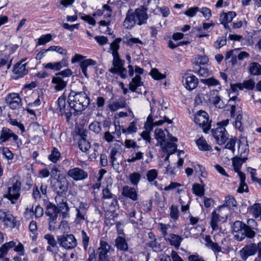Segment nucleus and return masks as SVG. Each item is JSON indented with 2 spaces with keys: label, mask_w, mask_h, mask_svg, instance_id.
Instances as JSON below:
<instances>
[{
  "label": "nucleus",
  "mask_w": 261,
  "mask_h": 261,
  "mask_svg": "<svg viewBox=\"0 0 261 261\" xmlns=\"http://www.w3.org/2000/svg\"><path fill=\"white\" fill-rule=\"evenodd\" d=\"M68 102L73 114L76 115L88 107L90 98L85 92L71 90L68 96Z\"/></svg>",
  "instance_id": "nucleus-1"
},
{
  "label": "nucleus",
  "mask_w": 261,
  "mask_h": 261,
  "mask_svg": "<svg viewBox=\"0 0 261 261\" xmlns=\"http://www.w3.org/2000/svg\"><path fill=\"white\" fill-rule=\"evenodd\" d=\"M194 121L197 125L202 128L204 133H206L211 127L208 115L204 111H199L194 117Z\"/></svg>",
  "instance_id": "nucleus-2"
},
{
  "label": "nucleus",
  "mask_w": 261,
  "mask_h": 261,
  "mask_svg": "<svg viewBox=\"0 0 261 261\" xmlns=\"http://www.w3.org/2000/svg\"><path fill=\"white\" fill-rule=\"evenodd\" d=\"M89 208V204L85 202H81L79 205L75 207V217L74 223L76 224H81L85 221L88 223L87 212Z\"/></svg>",
  "instance_id": "nucleus-3"
},
{
  "label": "nucleus",
  "mask_w": 261,
  "mask_h": 261,
  "mask_svg": "<svg viewBox=\"0 0 261 261\" xmlns=\"http://www.w3.org/2000/svg\"><path fill=\"white\" fill-rule=\"evenodd\" d=\"M57 241L60 246L67 250L72 249L77 245L76 238L72 234L59 236L57 237Z\"/></svg>",
  "instance_id": "nucleus-4"
},
{
  "label": "nucleus",
  "mask_w": 261,
  "mask_h": 261,
  "mask_svg": "<svg viewBox=\"0 0 261 261\" xmlns=\"http://www.w3.org/2000/svg\"><path fill=\"white\" fill-rule=\"evenodd\" d=\"M21 189V182L18 180L14 178L12 180V186L8 189V194L4 196L7 198L12 204L15 203V201L17 200L20 197V191Z\"/></svg>",
  "instance_id": "nucleus-5"
},
{
  "label": "nucleus",
  "mask_w": 261,
  "mask_h": 261,
  "mask_svg": "<svg viewBox=\"0 0 261 261\" xmlns=\"http://www.w3.org/2000/svg\"><path fill=\"white\" fill-rule=\"evenodd\" d=\"M151 114V116H149L148 117V120L151 118V123L153 126L162 125L165 122H167L168 124L172 123V121L165 114L163 108L158 110L155 114L152 111Z\"/></svg>",
  "instance_id": "nucleus-6"
},
{
  "label": "nucleus",
  "mask_w": 261,
  "mask_h": 261,
  "mask_svg": "<svg viewBox=\"0 0 261 261\" xmlns=\"http://www.w3.org/2000/svg\"><path fill=\"white\" fill-rule=\"evenodd\" d=\"M224 211L225 206L221 205L220 206L217 210L212 212L211 225L213 230H218L219 228L218 223L221 219L227 217V215H224L223 214Z\"/></svg>",
  "instance_id": "nucleus-7"
},
{
  "label": "nucleus",
  "mask_w": 261,
  "mask_h": 261,
  "mask_svg": "<svg viewBox=\"0 0 261 261\" xmlns=\"http://www.w3.org/2000/svg\"><path fill=\"white\" fill-rule=\"evenodd\" d=\"M55 201L58 206L57 207L59 212L62 214L64 218L66 217L69 211V207L67 203V199L65 196L58 192L55 197Z\"/></svg>",
  "instance_id": "nucleus-8"
},
{
  "label": "nucleus",
  "mask_w": 261,
  "mask_h": 261,
  "mask_svg": "<svg viewBox=\"0 0 261 261\" xmlns=\"http://www.w3.org/2000/svg\"><path fill=\"white\" fill-rule=\"evenodd\" d=\"M24 61V60H22L14 65L12 70L14 79L21 78L28 73L29 70L27 67L28 64L23 63Z\"/></svg>",
  "instance_id": "nucleus-9"
},
{
  "label": "nucleus",
  "mask_w": 261,
  "mask_h": 261,
  "mask_svg": "<svg viewBox=\"0 0 261 261\" xmlns=\"http://www.w3.org/2000/svg\"><path fill=\"white\" fill-rule=\"evenodd\" d=\"M67 175L76 181L84 180L88 177L87 172L79 167H73L69 169Z\"/></svg>",
  "instance_id": "nucleus-10"
},
{
  "label": "nucleus",
  "mask_w": 261,
  "mask_h": 261,
  "mask_svg": "<svg viewBox=\"0 0 261 261\" xmlns=\"http://www.w3.org/2000/svg\"><path fill=\"white\" fill-rule=\"evenodd\" d=\"M212 133L217 143L219 145L224 144L228 138L226 129L223 126H218L212 130Z\"/></svg>",
  "instance_id": "nucleus-11"
},
{
  "label": "nucleus",
  "mask_w": 261,
  "mask_h": 261,
  "mask_svg": "<svg viewBox=\"0 0 261 261\" xmlns=\"http://www.w3.org/2000/svg\"><path fill=\"white\" fill-rule=\"evenodd\" d=\"M56 182L54 185V190L57 194H65L68 190V182L64 175H60L57 178Z\"/></svg>",
  "instance_id": "nucleus-12"
},
{
  "label": "nucleus",
  "mask_w": 261,
  "mask_h": 261,
  "mask_svg": "<svg viewBox=\"0 0 261 261\" xmlns=\"http://www.w3.org/2000/svg\"><path fill=\"white\" fill-rule=\"evenodd\" d=\"M182 81L185 87L189 90L195 89L198 84V78L190 73L185 74Z\"/></svg>",
  "instance_id": "nucleus-13"
},
{
  "label": "nucleus",
  "mask_w": 261,
  "mask_h": 261,
  "mask_svg": "<svg viewBox=\"0 0 261 261\" xmlns=\"http://www.w3.org/2000/svg\"><path fill=\"white\" fill-rule=\"evenodd\" d=\"M244 225L242 222L236 221L232 227V232L235 240L241 241L245 238L244 234Z\"/></svg>",
  "instance_id": "nucleus-14"
},
{
  "label": "nucleus",
  "mask_w": 261,
  "mask_h": 261,
  "mask_svg": "<svg viewBox=\"0 0 261 261\" xmlns=\"http://www.w3.org/2000/svg\"><path fill=\"white\" fill-rule=\"evenodd\" d=\"M257 252V244L252 243L245 246L239 253L243 260H246L249 256L254 255Z\"/></svg>",
  "instance_id": "nucleus-15"
},
{
  "label": "nucleus",
  "mask_w": 261,
  "mask_h": 261,
  "mask_svg": "<svg viewBox=\"0 0 261 261\" xmlns=\"http://www.w3.org/2000/svg\"><path fill=\"white\" fill-rule=\"evenodd\" d=\"M168 140L170 141H165L164 144L160 145L164 150L168 154H172L174 153L177 149V145L174 142L177 141V139L174 137H172L169 133L167 135Z\"/></svg>",
  "instance_id": "nucleus-16"
},
{
  "label": "nucleus",
  "mask_w": 261,
  "mask_h": 261,
  "mask_svg": "<svg viewBox=\"0 0 261 261\" xmlns=\"http://www.w3.org/2000/svg\"><path fill=\"white\" fill-rule=\"evenodd\" d=\"M6 102L12 109H18L21 106V100L17 93L9 94L6 98Z\"/></svg>",
  "instance_id": "nucleus-17"
},
{
  "label": "nucleus",
  "mask_w": 261,
  "mask_h": 261,
  "mask_svg": "<svg viewBox=\"0 0 261 261\" xmlns=\"http://www.w3.org/2000/svg\"><path fill=\"white\" fill-rule=\"evenodd\" d=\"M68 65L67 59L63 58L59 62H48L42 64L44 68L53 71L60 70L63 67H67Z\"/></svg>",
  "instance_id": "nucleus-18"
},
{
  "label": "nucleus",
  "mask_w": 261,
  "mask_h": 261,
  "mask_svg": "<svg viewBox=\"0 0 261 261\" xmlns=\"http://www.w3.org/2000/svg\"><path fill=\"white\" fill-rule=\"evenodd\" d=\"M111 246L105 241H101L98 248V261H109L108 255Z\"/></svg>",
  "instance_id": "nucleus-19"
},
{
  "label": "nucleus",
  "mask_w": 261,
  "mask_h": 261,
  "mask_svg": "<svg viewBox=\"0 0 261 261\" xmlns=\"http://www.w3.org/2000/svg\"><path fill=\"white\" fill-rule=\"evenodd\" d=\"M10 138H12L14 142L18 143V136L9 128L7 127H3L0 134V142L3 143L7 142Z\"/></svg>",
  "instance_id": "nucleus-20"
},
{
  "label": "nucleus",
  "mask_w": 261,
  "mask_h": 261,
  "mask_svg": "<svg viewBox=\"0 0 261 261\" xmlns=\"http://www.w3.org/2000/svg\"><path fill=\"white\" fill-rule=\"evenodd\" d=\"M0 220L7 227L13 228L16 225L15 219L12 215L3 210H0Z\"/></svg>",
  "instance_id": "nucleus-21"
},
{
  "label": "nucleus",
  "mask_w": 261,
  "mask_h": 261,
  "mask_svg": "<svg viewBox=\"0 0 261 261\" xmlns=\"http://www.w3.org/2000/svg\"><path fill=\"white\" fill-rule=\"evenodd\" d=\"M137 24L135 14L132 10H129L126 15L123 22V25L126 29L130 30Z\"/></svg>",
  "instance_id": "nucleus-22"
},
{
  "label": "nucleus",
  "mask_w": 261,
  "mask_h": 261,
  "mask_svg": "<svg viewBox=\"0 0 261 261\" xmlns=\"http://www.w3.org/2000/svg\"><path fill=\"white\" fill-rule=\"evenodd\" d=\"M51 83L54 84V88L57 91L63 90L67 84V81L64 80V79L60 76H58L56 74L55 76H53Z\"/></svg>",
  "instance_id": "nucleus-23"
},
{
  "label": "nucleus",
  "mask_w": 261,
  "mask_h": 261,
  "mask_svg": "<svg viewBox=\"0 0 261 261\" xmlns=\"http://www.w3.org/2000/svg\"><path fill=\"white\" fill-rule=\"evenodd\" d=\"M137 24L141 25L145 24L148 18L146 11L144 9H137L134 12Z\"/></svg>",
  "instance_id": "nucleus-24"
},
{
  "label": "nucleus",
  "mask_w": 261,
  "mask_h": 261,
  "mask_svg": "<svg viewBox=\"0 0 261 261\" xmlns=\"http://www.w3.org/2000/svg\"><path fill=\"white\" fill-rule=\"evenodd\" d=\"M122 194L124 197L133 201H136L138 199L139 195L135 188L128 186H125L123 187Z\"/></svg>",
  "instance_id": "nucleus-25"
},
{
  "label": "nucleus",
  "mask_w": 261,
  "mask_h": 261,
  "mask_svg": "<svg viewBox=\"0 0 261 261\" xmlns=\"http://www.w3.org/2000/svg\"><path fill=\"white\" fill-rule=\"evenodd\" d=\"M210 97L208 98V100L212 102L216 107L220 109H222L224 107L225 105L218 95V90L211 91L210 92Z\"/></svg>",
  "instance_id": "nucleus-26"
},
{
  "label": "nucleus",
  "mask_w": 261,
  "mask_h": 261,
  "mask_svg": "<svg viewBox=\"0 0 261 261\" xmlns=\"http://www.w3.org/2000/svg\"><path fill=\"white\" fill-rule=\"evenodd\" d=\"M58 105L60 112L62 114H64L67 118H69L72 114L73 111L71 110V108L69 109V111L67 112L68 107L66 108V99L64 96H61L59 97L58 100Z\"/></svg>",
  "instance_id": "nucleus-27"
},
{
  "label": "nucleus",
  "mask_w": 261,
  "mask_h": 261,
  "mask_svg": "<svg viewBox=\"0 0 261 261\" xmlns=\"http://www.w3.org/2000/svg\"><path fill=\"white\" fill-rule=\"evenodd\" d=\"M165 240L168 242L170 244L174 246L175 249H178L183 240V238L178 235L170 233Z\"/></svg>",
  "instance_id": "nucleus-28"
},
{
  "label": "nucleus",
  "mask_w": 261,
  "mask_h": 261,
  "mask_svg": "<svg viewBox=\"0 0 261 261\" xmlns=\"http://www.w3.org/2000/svg\"><path fill=\"white\" fill-rule=\"evenodd\" d=\"M120 125L117 126L115 125V130L114 132L110 133L109 131L106 132L103 136V139L108 143H110L114 141L115 137L113 135H115L117 136V138H120L121 136V131H120Z\"/></svg>",
  "instance_id": "nucleus-29"
},
{
  "label": "nucleus",
  "mask_w": 261,
  "mask_h": 261,
  "mask_svg": "<svg viewBox=\"0 0 261 261\" xmlns=\"http://www.w3.org/2000/svg\"><path fill=\"white\" fill-rule=\"evenodd\" d=\"M126 106V100L124 98H120L115 100L108 105V108L112 112H115L120 109L125 108Z\"/></svg>",
  "instance_id": "nucleus-30"
},
{
  "label": "nucleus",
  "mask_w": 261,
  "mask_h": 261,
  "mask_svg": "<svg viewBox=\"0 0 261 261\" xmlns=\"http://www.w3.org/2000/svg\"><path fill=\"white\" fill-rule=\"evenodd\" d=\"M248 72L251 75H260L261 65L259 63L255 62L250 63L248 66Z\"/></svg>",
  "instance_id": "nucleus-31"
},
{
  "label": "nucleus",
  "mask_w": 261,
  "mask_h": 261,
  "mask_svg": "<svg viewBox=\"0 0 261 261\" xmlns=\"http://www.w3.org/2000/svg\"><path fill=\"white\" fill-rule=\"evenodd\" d=\"M115 246L118 250L126 251L128 249V244L125 239L122 237H118L115 241Z\"/></svg>",
  "instance_id": "nucleus-32"
},
{
  "label": "nucleus",
  "mask_w": 261,
  "mask_h": 261,
  "mask_svg": "<svg viewBox=\"0 0 261 261\" xmlns=\"http://www.w3.org/2000/svg\"><path fill=\"white\" fill-rule=\"evenodd\" d=\"M24 214L26 217H31L34 214L36 218H40L43 214V210L41 206L37 205L35 207L34 212L31 208H27L25 209Z\"/></svg>",
  "instance_id": "nucleus-33"
},
{
  "label": "nucleus",
  "mask_w": 261,
  "mask_h": 261,
  "mask_svg": "<svg viewBox=\"0 0 261 261\" xmlns=\"http://www.w3.org/2000/svg\"><path fill=\"white\" fill-rule=\"evenodd\" d=\"M95 64V61L90 59L81 61L80 67L82 69V72L85 77L87 78L88 77V74L87 73L88 68L90 66L94 65Z\"/></svg>",
  "instance_id": "nucleus-34"
},
{
  "label": "nucleus",
  "mask_w": 261,
  "mask_h": 261,
  "mask_svg": "<svg viewBox=\"0 0 261 261\" xmlns=\"http://www.w3.org/2000/svg\"><path fill=\"white\" fill-rule=\"evenodd\" d=\"M204 241L206 242L205 245L211 248L215 253L221 251V247L217 243L213 242L210 236H206Z\"/></svg>",
  "instance_id": "nucleus-35"
},
{
  "label": "nucleus",
  "mask_w": 261,
  "mask_h": 261,
  "mask_svg": "<svg viewBox=\"0 0 261 261\" xmlns=\"http://www.w3.org/2000/svg\"><path fill=\"white\" fill-rule=\"evenodd\" d=\"M247 158L245 157L243 158H239L237 156L234 157L232 159V165L234 168V170L236 172L238 173L239 175V172H241L240 171V168L241 167L243 163L245 162L247 160Z\"/></svg>",
  "instance_id": "nucleus-36"
},
{
  "label": "nucleus",
  "mask_w": 261,
  "mask_h": 261,
  "mask_svg": "<svg viewBox=\"0 0 261 261\" xmlns=\"http://www.w3.org/2000/svg\"><path fill=\"white\" fill-rule=\"evenodd\" d=\"M142 85L143 82L141 81V76L139 75H136L130 82L129 88L132 92H135L137 88L141 86Z\"/></svg>",
  "instance_id": "nucleus-37"
},
{
  "label": "nucleus",
  "mask_w": 261,
  "mask_h": 261,
  "mask_svg": "<svg viewBox=\"0 0 261 261\" xmlns=\"http://www.w3.org/2000/svg\"><path fill=\"white\" fill-rule=\"evenodd\" d=\"M58 207L51 203L47 204L45 214L49 216V217H58L59 213Z\"/></svg>",
  "instance_id": "nucleus-38"
},
{
  "label": "nucleus",
  "mask_w": 261,
  "mask_h": 261,
  "mask_svg": "<svg viewBox=\"0 0 261 261\" xmlns=\"http://www.w3.org/2000/svg\"><path fill=\"white\" fill-rule=\"evenodd\" d=\"M118 153V150L117 149L113 148L111 149L110 154V162L111 163L112 167L115 170H118L119 165L118 162L117 161V158L116 157V154Z\"/></svg>",
  "instance_id": "nucleus-39"
},
{
  "label": "nucleus",
  "mask_w": 261,
  "mask_h": 261,
  "mask_svg": "<svg viewBox=\"0 0 261 261\" xmlns=\"http://www.w3.org/2000/svg\"><path fill=\"white\" fill-rule=\"evenodd\" d=\"M196 144L198 148L202 151H210L212 149V147L208 144L203 137H201L196 141Z\"/></svg>",
  "instance_id": "nucleus-40"
},
{
  "label": "nucleus",
  "mask_w": 261,
  "mask_h": 261,
  "mask_svg": "<svg viewBox=\"0 0 261 261\" xmlns=\"http://www.w3.org/2000/svg\"><path fill=\"white\" fill-rule=\"evenodd\" d=\"M239 176L240 179L239 187L238 189L239 193H243L248 191V186L245 183V175L243 172H239Z\"/></svg>",
  "instance_id": "nucleus-41"
},
{
  "label": "nucleus",
  "mask_w": 261,
  "mask_h": 261,
  "mask_svg": "<svg viewBox=\"0 0 261 261\" xmlns=\"http://www.w3.org/2000/svg\"><path fill=\"white\" fill-rule=\"evenodd\" d=\"M154 136L160 145L164 144V142L166 140V135L163 130L161 128L155 129Z\"/></svg>",
  "instance_id": "nucleus-42"
},
{
  "label": "nucleus",
  "mask_w": 261,
  "mask_h": 261,
  "mask_svg": "<svg viewBox=\"0 0 261 261\" xmlns=\"http://www.w3.org/2000/svg\"><path fill=\"white\" fill-rule=\"evenodd\" d=\"M128 179L133 186H137L141 179V174L139 172H134L129 174Z\"/></svg>",
  "instance_id": "nucleus-43"
},
{
  "label": "nucleus",
  "mask_w": 261,
  "mask_h": 261,
  "mask_svg": "<svg viewBox=\"0 0 261 261\" xmlns=\"http://www.w3.org/2000/svg\"><path fill=\"white\" fill-rule=\"evenodd\" d=\"M15 245V242L14 241H10L3 244L0 248V258L7 253L8 249L12 248Z\"/></svg>",
  "instance_id": "nucleus-44"
},
{
  "label": "nucleus",
  "mask_w": 261,
  "mask_h": 261,
  "mask_svg": "<svg viewBox=\"0 0 261 261\" xmlns=\"http://www.w3.org/2000/svg\"><path fill=\"white\" fill-rule=\"evenodd\" d=\"M201 82L208 86V87H213L219 86V90H221L220 83L218 80L214 77H210L208 79H201Z\"/></svg>",
  "instance_id": "nucleus-45"
},
{
  "label": "nucleus",
  "mask_w": 261,
  "mask_h": 261,
  "mask_svg": "<svg viewBox=\"0 0 261 261\" xmlns=\"http://www.w3.org/2000/svg\"><path fill=\"white\" fill-rule=\"evenodd\" d=\"M121 40L122 39L121 38H117L110 44V49L112 51V56L119 55L118 50L120 48L119 44Z\"/></svg>",
  "instance_id": "nucleus-46"
},
{
  "label": "nucleus",
  "mask_w": 261,
  "mask_h": 261,
  "mask_svg": "<svg viewBox=\"0 0 261 261\" xmlns=\"http://www.w3.org/2000/svg\"><path fill=\"white\" fill-rule=\"evenodd\" d=\"M137 129L138 128L136 126V123L134 121H133L130 123L129 126L126 128L122 126L121 131L123 134L129 135L136 133Z\"/></svg>",
  "instance_id": "nucleus-47"
},
{
  "label": "nucleus",
  "mask_w": 261,
  "mask_h": 261,
  "mask_svg": "<svg viewBox=\"0 0 261 261\" xmlns=\"http://www.w3.org/2000/svg\"><path fill=\"white\" fill-rule=\"evenodd\" d=\"M123 42L127 45L132 46L134 44H143V42L138 38L125 37L123 38Z\"/></svg>",
  "instance_id": "nucleus-48"
},
{
  "label": "nucleus",
  "mask_w": 261,
  "mask_h": 261,
  "mask_svg": "<svg viewBox=\"0 0 261 261\" xmlns=\"http://www.w3.org/2000/svg\"><path fill=\"white\" fill-rule=\"evenodd\" d=\"M236 14L234 12L230 11L227 13H223L221 15V19L223 23H228L232 21V19L236 16Z\"/></svg>",
  "instance_id": "nucleus-49"
},
{
  "label": "nucleus",
  "mask_w": 261,
  "mask_h": 261,
  "mask_svg": "<svg viewBox=\"0 0 261 261\" xmlns=\"http://www.w3.org/2000/svg\"><path fill=\"white\" fill-rule=\"evenodd\" d=\"M193 193L198 196H202L204 194V188L203 186L199 184H194L192 187Z\"/></svg>",
  "instance_id": "nucleus-50"
},
{
  "label": "nucleus",
  "mask_w": 261,
  "mask_h": 261,
  "mask_svg": "<svg viewBox=\"0 0 261 261\" xmlns=\"http://www.w3.org/2000/svg\"><path fill=\"white\" fill-rule=\"evenodd\" d=\"M250 211L255 218L261 216V203H255L250 208Z\"/></svg>",
  "instance_id": "nucleus-51"
},
{
  "label": "nucleus",
  "mask_w": 261,
  "mask_h": 261,
  "mask_svg": "<svg viewBox=\"0 0 261 261\" xmlns=\"http://www.w3.org/2000/svg\"><path fill=\"white\" fill-rule=\"evenodd\" d=\"M158 172L156 169H151L146 173L147 179L150 183H152L157 178Z\"/></svg>",
  "instance_id": "nucleus-52"
},
{
  "label": "nucleus",
  "mask_w": 261,
  "mask_h": 261,
  "mask_svg": "<svg viewBox=\"0 0 261 261\" xmlns=\"http://www.w3.org/2000/svg\"><path fill=\"white\" fill-rule=\"evenodd\" d=\"M158 227L159 230L161 232L163 238L165 240L169 236L168 235L167 231L170 228V225L160 223L158 224Z\"/></svg>",
  "instance_id": "nucleus-53"
},
{
  "label": "nucleus",
  "mask_w": 261,
  "mask_h": 261,
  "mask_svg": "<svg viewBox=\"0 0 261 261\" xmlns=\"http://www.w3.org/2000/svg\"><path fill=\"white\" fill-rule=\"evenodd\" d=\"M143 158V153L141 151L134 152L132 156L126 160L128 163H134L137 161L140 160Z\"/></svg>",
  "instance_id": "nucleus-54"
},
{
  "label": "nucleus",
  "mask_w": 261,
  "mask_h": 261,
  "mask_svg": "<svg viewBox=\"0 0 261 261\" xmlns=\"http://www.w3.org/2000/svg\"><path fill=\"white\" fill-rule=\"evenodd\" d=\"M80 149L83 152H87L90 148V144L85 138L81 139L79 142Z\"/></svg>",
  "instance_id": "nucleus-55"
},
{
  "label": "nucleus",
  "mask_w": 261,
  "mask_h": 261,
  "mask_svg": "<svg viewBox=\"0 0 261 261\" xmlns=\"http://www.w3.org/2000/svg\"><path fill=\"white\" fill-rule=\"evenodd\" d=\"M249 150L247 144L244 143L240 142L238 146V153L241 157L244 156L248 153Z\"/></svg>",
  "instance_id": "nucleus-56"
},
{
  "label": "nucleus",
  "mask_w": 261,
  "mask_h": 261,
  "mask_svg": "<svg viewBox=\"0 0 261 261\" xmlns=\"http://www.w3.org/2000/svg\"><path fill=\"white\" fill-rule=\"evenodd\" d=\"M170 216L174 221H176L178 219L179 212L178 207L175 205H172L170 207Z\"/></svg>",
  "instance_id": "nucleus-57"
},
{
  "label": "nucleus",
  "mask_w": 261,
  "mask_h": 261,
  "mask_svg": "<svg viewBox=\"0 0 261 261\" xmlns=\"http://www.w3.org/2000/svg\"><path fill=\"white\" fill-rule=\"evenodd\" d=\"M61 156V154L59 150L54 148L51 153L48 156V159L53 163H56Z\"/></svg>",
  "instance_id": "nucleus-58"
},
{
  "label": "nucleus",
  "mask_w": 261,
  "mask_h": 261,
  "mask_svg": "<svg viewBox=\"0 0 261 261\" xmlns=\"http://www.w3.org/2000/svg\"><path fill=\"white\" fill-rule=\"evenodd\" d=\"M237 205V201L235 199L231 196H228L225 198V202L223 205L225 206V210L226 207L229 208L236 206Z\"/></svg>",
  "instance_id": "nucleus-59"
},
{
  "label": "nucleus",
  "mask_w": 261,
  "mask_h": 261,
  "mask_svg": "<svg viewBox=\"0 0 261 261\" xmlns=\"http://www.w3.org/2000/svg\"><path fill=\"white\" fill-rule=\"evenodd\" d=\"M242 87V90L244 89H246L247 90H252L254 88L255 86V82L252 79H249L248 80H245L243 81L242 83H241Z\"/></svg>",
  "instance_id": "nucleus-60"
},
{
  "label": "nucleus",
  "mask_w": 261,
  "mask_h": 261,
  "mask_svg": "<svg viewBox=\"0 0 261 261\" xmlns=\"http://www.w3.org/2000/svg\"><path fill=\"white\" fill-rule=\"evenodd\" d=\"M253 229H257V228H251L250 226H244V234L245 237L250 239L253 238L255 235V232Z\"/></svg>",
  "instance_id": "nucleus-61"
},
{
  "label": "nucleus",
  "mask_w": 261,
  "mask_h": 261,
  "mask_svg": "<svg viewBox=\"0 0 261 261\" xmlns=\"http://www.w3.org/2000/svg\"><path fill=\"white\" fill-rule=\"evenodd\" d=\"M81 238L82 240L84 248L85 250H87L89 245V237L84 230L81 231Z\"/></svg>",
  "instance_id": "nucleus-62"
},
{
  "label": "nucleus",
  "mask_w": 261,
  "mask_h": 261,
  "mask_svg": "<svg viewBox=\"0 0 261 261\" xmlns=\"http://www.w3.org/2000/svg\"><path fill=\"white\" fill-rule=\"evenodd\" d=\"M150 74L151 76L155 80H159L164 79L166 77V76L164 74L160 73L156 68L152 69Z\"/></svg>",
  "instance_id": "nucleus-63"
},
{
  "label": "nucleus",
  "mask_w": 261,
  "mask_h": 261,
  "mask_svg": "<svg viewBox=\"0 0 261 261\" xmlns=\"http://www.w3.org/2000/svg\"><path fill=\"white\" fill-rule=\"evenodd\" d=\"M113 65L115 67H117L118 69L122 67L123 65V61L120 59L119 55H113Z\"/></svg>",
  "instance_id": "nucleus-64"
}]
</instances>
